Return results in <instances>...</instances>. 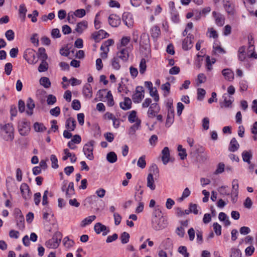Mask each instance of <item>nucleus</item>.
Returning a JSON list of instances; mask_svg holds the SVG:
<instances>
[{"mask_svg": "<svg viewBox=\"0 0 257 257\" xmlns=\"http://www.w3.org/2000/svg\"><path fill=\"white\" fill-rule=\"evenodd\" d=\"M117 58L121 59L124 62L127 61L129 57L128 51L125 49H123L119 53H117Z\"/></svg>", "mask_w": 257, "mask_h": 257, "instance_id": "5701e85b", "label": "nucleus"}, {"mask_svg": "<svg viewBox=\"0 0 257 257\" xmlns=\"http://www.w3.org/2000/svg\"><path fill=\"white\" fill-rule=\"evenodd\" d=\"M170 87H171V85L169 82H167L166 83L162 85L161 89L163 90L166 91V92H164V95L165 96H167L170 93Z\"/></svg>", "mask_w": 257, "mask_h": 257, "instance_id": "4c0bfd02", "label": "nucleus"}, {"mask_svg": "<svg viewBox=\"0 0 257 257\" xmlns=\"http://www.w3.org/2000/svg\"><path fill=\"white\" fill-rule=\"evenodd\" d=\"M202 127L205 130H207L209 127V119L207 117L203 118L202 119Z\"/></svg>", "mask_w": 257, "mask_h": 257, "instance_id": "e2e57ef3", "label": "nucleus"}, {"mask_svg": "<svg viewBox=\"0 0 257 257\" xmlns=\"http://www.w3.org/2000/svg\"><path fill=\"white\" fill-rule=\"evenodd\" d=\"M130 235L128 233L126 232H122L120 236L121 242L122 244H126L129 241Z\"/></svg>", "mask_w": 257, "mask_h": 257, "instance_id": "72a5a7b5", "label": "nucleus"}, {"mask_svg": "<svg viewBox=\"0 0 257 257\" xmlns=\"http://www.w3.org/2000/svg\"><path fill=\"white\" fill-rule=\"evenodd\" d=\"M60 53L61 55L64 56H68L70 54L69 49L68 46H66L65 48H62L60 50Z\"/></svg>", "mask_w": 257, "mask_h": 257, "instance_id": "69168bd1", "label": "nucleus"}, {"mask_svg": "<svg viewBox=\"0 0 257 257\" xmlns=\"http://www.w3.org/2000/svg\"><path fill=\"white\" fill-rule=\"evenodd\" d=\"M122 20L124 24L128 28L133 27L134 20L133 15L130 12H124L122 14Z\"/></svg>", "mask_w": 257, "mask_h": 257, "instance_id": "6e6552de", "label": "nucleus"}, {"mask_svg": "<svg viewBox=\"0 0 257 257\" xmlns=\"http://www.w3.org/2000/svg\"><path fill=\"white\" fill-rule=\"evenodd\" d=\"M109 35L103 30H100L92 34V37L96 43L99 42L102 39L107 38Z\"/></svg>", "mask_w": 257, "mask_h": 257, "instance_id": "1a4fd4ad", "label": "nucleus"}, {"mask_svg": "<svg viewBox=\"0 0 257 257\" xmlns=\"http://www.w3.org/2000/svg\"><path fill=\"white\" fill-rule=\"evenodd\" d=\"M106 89H103L99 90L96 94V97L95 98V101H103L104 93L105 92Z\"/></svg>", "mask_w": 257, "mask_h": 257, "instance_id": "c9c22d12", "label": "nucleus"}, {"mask_svg": "<svg viewBox=\"0 0 257 257\" xmlns=\"http://www.w3.org/2000/svg\"><path fill=\"white\" fill-rule=\"evenodd\" d=\"M152 226L156 230L162 229L167 226V222L165 219L161 216L157 219H152Z\"/></svg>", "mask_w": 257, "mask_h": 257, "instance_id": "39448f33", "label": "nucleus"}, {"mask_svg": "<svg viewBox=\"0 0 257 257\" xmlns=\"http://www.w3.org/2000/svg\"><path fill=\"white\" fill-rule=\"evenodd\" d=\"M18 131L20 134L23 136L28 135L30 131V123L26 120L22 121L18 124Z\"/></svg>", "mask_w": 257, "mask_h": 257, "instance_id": "423d86ee", "label": "nucleus"}, {"mask_svg": "<svg viewBox=\"0 0 257 257\" xmlns=\"http://www.w3.org/2000/svg\"><path fill=\"white\" fill-rule=\"evenodd\" d=\"M49 65L46 60H42L38 69L39 72H43L47 71Z\"/></svg>", "mask_w": 257, "mask_h": 257, "instance_id": "7c9ffc66", "label": "nucleus"}, {"mask_svg": "<svg viewBox=\"0 0 257 257\" xmlns=\"http://www.w3.org/2000/svg\"><path fill=\"white\" fill-rule=\"evenodd\" d=\"M223 97H224V102L220 103V107L222 108L223 107H229L231 106L232 101L231 100H227L226 97L224 96Z\"/></svg>", "mask_w": 257, "mask_h": 257, "instance_id": "5fc2aeb1", "label": "nucleus"}, {"mask_svg": "<svg viewBox=\"0 0 257 257\" xmlns=\"http://www.w3.org/2000/svg\"><path fill=\"white\" fill-rule=\"evenodd\" d=\"M178 252L184 255V257H189V253L187 252V247L185 246H180L178 248Z\"/></svg>", "mask_w": 257, "mask_h": 257, "instance_id": "09e8293b", "label": "nucleus"}, {"mask_svg": "<svg viewBox=\"0 0 257 257\" xmlns=\"http://www.w3.org/2000/svg\"><path fill=\"white\" fill-rule=\"evenodd\" d=\"M109 24L112 27H117L121 23L120 17L116 14H111L108 18Z\"/></svg>", "mask_w": 257, "mask_h": 257, "instance_id": "f8f14e48", "label": "nucleus"}, {"mask_svg": "<svg viewBox=\"0 0 257 257\" xmlns=\"http://www.w3.org/2000/svg\"><path fill=\"white\" fill-rule=\"evenodd\" d=\"M137 117V111L135 110H132L128 117V121L133 123L135 121V118Z\"/></svg>", "mask_w": 257, "mask_h": 257, "instance_id": "13d9d810", "label": "nucleus"}, {"mask_svg": "<svg viewBox=\"0 0 257 257\" xmlns=\"http://www.w3.org/2000/svg\"><path fill=\"white\" fill-rule=\"evenodd\" d=\"M41 195L40 192H37L34 195V200L36 205H38L41 201Z\"/></svg>", "mask_w": 257, "mask_h": 257, "instance_id": "338daca9", "label": "nucleus"}, {"mask_svg": "<svg viewBox=\"0 0 257 257\" xmlns=\"http://www.w3.org/2000/svg\"><path fill=\"white\" fill-rule=\"evenodd\" d=\"M56 97L54 95L52 94H49L48 95L47 103L48 105H53L56 102Z\"/></svg>", "mask_w": 257, "mask_h": 257, "instance_id": "8fccbe9b", "label": "nucleus"}, {"mask_svg": "<svg viewBox=\"0 0 257 257\" xmlns=\"http://www.w3.org/2000/svg\"><path fill=\"white\" fill-rule=\"evenodd\" d=\"M141 123V120L140 119H137V122L136 123L133 124L130 128V134H134L136 130H137L139 127L140 126Z\"/></svg>", "mask_w": 257, "mask_h": 257, "instance_id": "e433bc0d", "label": "nucleus"}, {"mask_svg": "<svg viewBox=\"0 0 257 257\" xmlns=\"http://www.w3.org/2000/svg\"><path fill=\"white\" fill-rule=\"evenodd\" d=\"M144 97V95L143 93L134 94L132 96V99L135 103H139Z\"/></svg>", "mask_w": 257, "mask_h": 257, "instance_id": "58836bf2", "label": "nucleus"}, {"mask_svg": "<svg viewBox=\"0 0 257 257\" xmlns=\"http://www.w3.org/2000/svg\"><path fill=\"white\" fill-rule=\"evenodd\" d=\"M193 47V41H189V39L185 38L182 42V48L185 51L190 49Z\"/></svg>", "mask_w": 257, "mask_h": 257, "instance_id": "393cba45", "label": "nucleus"}, {"mask_svg": "<svg viewBox=\"0 0 257 257\" xmlns=\"http://www.w3.org/2000/svg\"><path fill=\"white\" fill-rule=\"evenodd\" d=\"M27 107L29 110L26 111V113L28 115H32L33 114V109L35 107V104L34 100L31 97H29L27 99Z\"/></svg>", "mask_w": 257, "mask_h": 257, "instance_id": "dca6fc26", "label": "nucleus"}, {"mask_svg": "<svg viewBox=\"0 0 257 257\" xmlns=\"http://www.w3.org/2000/svg\"><path fill=\"white\" fill-rule=\"evenodd\" d=\"M132 104L131 99L128 97H125L124 101L120 102L119 105L122 109L126 110L131 108Z\"/></svg>", "mask_w": 257, "mask_h": 257, "instance_id": "2eb2a0df", "label": "nucleus"}, {"mask_svg": "<svg viewBox=\"0 0 257 257\" xmlns=\"http://www.w3.org/2000/svg\"><path fill=\"white\" fill-rule=\"evenodd\" d=\"M162 160L164 165L167 164L170 160V151L167 147H165L162 151Z\"/></svg>", "mask_w": 257, "mask_h": 257, "instance_id": "4468645a", "label": "nucleus"}, {"mask_svg": "<svg viewBox=\"0 0 257 257\" xmlns=\"http://www.w3.org/2000/svg\"><path fill=\"white\" fill-rule=\"evenodd\" d=\"M227 188V186H222L218 189V192L222 195L229 196L230 194L227 191L226 188Z\"/></svg>", "mask_w": 257, "mask_h": 257, "instance_id": "6e6d98bb", "label": "nucleus"}, {"mask_svg": "<svg viewBox=\"0 0 257 257\" xmlns=\"http://www.w3.org/2000/svg\"><path fill=\"white\" fill-rule=\"evenodd\" d=\"M3 132L2 136L3 139L6 141H12L14 138V128L12 123H8L6 124L2 128Z\"/></svg>", "mask_w": 257, "mask_h": 257, "instance_id": "f257e3e1", "label": "nucleus"}, {"mask_svg": "<svg viewBox=\"0 0 257 257\" xmlns=\"http://www.w3.org/2000/svg\"><path fill=\"white\" fill-rule=\"evenodd\" d=\"M76 121L73 117H69L66 121L65 126L69 131H73L76 128Z\"/></svg>", "mask_w": 257, "mask_h": 257, "instance_id": "ddd939ff", "label": "nucleus"}, {"mask_svg": "<svg viewBox=\"0 0 257 257\" xmlns=\"http://www.w3.org/2000/svg\"><path fill=\"white\" fill-rule=\"evenodd\" d=\"M62 237V233L59 231L56 232L51 239L46 242V245L50 248H56L59 245Z\"/></svg>", "mask_w": 257, "mask_h": 257, "instance_id": "f03ea898", "label": "nucleus"}, {"mask_svg": "<svg viewBox=\"0 0 257 257\" xmlns=\"http://www.w3.org/2000/svg\"><path fill=\"white\" fill-rule=\"evenodd\" d=\"M176 234L181 237H183L185 234L184 229L182 226L178 227L176 230Z\"/></svg>", "mask_w": 257, "mask_h": 257, "instance_id": "774afa93", "label": "nucleus"}, {"mask_svg": "<svg viewBox=\"0 0 257 257\" xmlns=\"http://www.w3.org/2000/svg\"><path fill=\"white\" fill-rule=\"evenodd\" d=\"M213 17L215 19V23L218 26H222L224 24V19L220 14L214 11L212 13Z\"/></svg>", "mask_w": 257, "mask_h": 257, "instance_id": "f3484780", "label": "nucleus"}, {"mask_svg": "<svg viewBox=\"0 0 257 257\" xmlns=\"http://www.w3.org/2000/svg\"><path fill=\"white\" fill-rule=\"evenodd\" d=\"M13 69V65L11 63H7L5 65V72L7 75H10Z\"/></svg>", "mask_w": 257, "mask_h": 257, "instance_id": "3c124183", "label": "nucleus"}, {"mask_svg": "<svg viewBox=\"0 0 257 257\" xmlns=\"http://www.w3.org/2000/svg\"><path fill=\"white\" fill-rule=\"evenodd\" d=\"M95 215H91L84 219L81 221V227H84L92 223V222L96 219Z\"/></svg>", "mask_w": 257, "mask_h": 257, "instance_id": "cd10ccee", "label": "nucleus"}, {"mask_svg": "<svg viewBox=\"0 0 257 257\" xmlns=\"http://www.w3.org/2000/svg\"><path fill=\"white\" fill-rule=\"evenodd\" d=\"M18 108L19 112L21 113L24 112L25 110V102L22 99H20L19 100Z\"/></svg>", "mask_w": 257, "mask_h": 257, "instance_id": "052dcab7", "label": "nucleus"}, {"mask_svg": "<svg viewBox=\"0 0 257 257\" xmlns=\"http://www.w3.org/2000/svg\"><path fill=\"white\" fill-rule=\"evenodd\" d=\"M206 91L203 88H198L197 89V99L199 101H201L204 99Z\"/></svg>", "mask_w": 257, "mask_h": 257, "instance_id": "ea45409f", "label": "nucleus"}, {"mask_svg": "<svg viewBox=\"0 0 257 257\" xmlns=\"http://www.w3.org/2000/svg\"><path fill=\"white\" fill-rule=\"evenodd\" d=\"M34 128L37 132H43L47 129L43 123L38 122L34 123Z\"/></svg>", "mask_w": 257, "mask_h": 257, "instance_id": "c756f323", "label": "nucleus"}, {"mask_svg": "<svg viewBox=\"0 0 257 257\" xmlns=\"http://www.w3.org/2000/svg\"><path fill=\"white\" fill-rule=\"evenodd\" d=\"M51 115L55 116H58L60 113V108L59 106H56L50 110Z\"/></svg>", "mask_w": 257, "mask_h": 257, "instance_id": "4d7b16f0", "label": "nucleus"}, {"mask_svg": "<svg viewBox=\"0 0 257 257\" xmlns=\"http://www.w3.org/2000/svg\"><path fill=\"white\" fill-rule=\"evenodd\" d=\"M71 106L74 110H79L80 108V102L77 99H74L72 102Z\"/></svg>", "mask_w": 257, "mask_h": 257, "instance_id": "680f3d73", "label": "nucleus"}, {"mask_svg": "<svg viewBox=\"0 0 257 257\" xmlns=\"http://www.w3.org/2000/svg\"><path fill=\"white\" fill-rule=\"evenodd\" d=\"M117 159V155L114 152H110L106 155V160L110 163H115Z\"/></svg>", "mask_w": 257, "mask_h": 257, "instance_id": "a878e982", "label": "nucleus"}, {"mask_svg": "<svg viewBox=\"0 0 257 257\" xmlns=\"http://www.w3.org/2000/svg\"><path fill=\"white\" fill-rule=\"evenodd\" d=\"M149 42V37L148 34L143 33L141 36L140 42L144 45H148Z\"/></svg>", "mask_w": 257, "mask_h": 257, "instance_id": "603ef678", "label": "nucleus"}, {"mask_svg": "<svg viewBox=\"0 0 257 257\" xmlns=\"http://www.w3.org/2000/svg\"><path fill=\"white\" fill-rule=\"evenodd\" d=\"M17 226L20 230H23L25 228L24 216L17 217L16 218Z\"/></svg>", "mask_w": 257, "mask_h": 257, "instance_id": "2f4dec72", "label": "nucleus"}, {"mask_svg": "<svg viewBox=\"0 0 257 257\" xmlns=\"http://www.w3.org/2000/svg\"><path fill=\"white\" fill-rule=\"evenodd\" d=\"M224 8L226 12L231 15H233L234 12V6L229 3V1L224 2Z\"/></svg>", "mask_w": 257, "mask_h": 257, "instance_id": "4be33fe9", "label": "nucleus"}, {"mask_svg": "<svg viewBox=\"0 0 257 257\" xmlns=\"http://www.w3.org/2000/svg\"><path fill=\"white\" fill-rule=\"evenodd\" d=\"M94 229L97 234H100L102 232L103 236L106 235L110 231L109 228L100 222L96 223L95 224Z\"/></svg>", "mask_w": 257, "mask_h": 257, "instance_id": "9d476101", "label": "nucleus"}, {"mask_svg": "<svg viewBox=\"0 0 257 257\" xmlns=\"http://www.w3.org/2000/svg\"><path fill=\"white\" fill-rule=\"evenodd\" d=\"M230 257H241V252L240 249L232 248L231 249Z\"/></svg>", "mask_w": 257, "mask_h": 257, "instance_id": "79ce46f5", "label": "nucleus"}, {"mask_svg": "<svg viewBox=\"0 0 257 257\" xmlns=\"http://www.w3.org/2000/svg\"><path fill=\"white\" fill-rule=\"evenodd\" d=\"M83 95L87 98H91L92 97V87L90 84H86L83 89Z\"/></svg>", "mask_w": 257, "mask_h": 257, "instance_id": "aec40b11", "label": "nucleus"}, {"mask_svg": "<svg viewBox=\"0 0 257 257\" xmlns=\"http://www.w3.org/2000/svg\"><path fill=\"white\" fill-rule=\"evenodd\" d=\"M213 229L217 235H220L221 234V226L217 222L213 224Z\"/></svg>", "mask_w": 257, "mask_h": 257, "instance_id": "49530a36", "label": "nucleus"}, {"mask_svg": "<svg viewBox=\"0 0 257 257\" xmlns=\"http://www.w3.org/2000/svg\"><path fill=\"white\" fill-rule=\"evenodd\" d=\"M162 216V211L160 208L159 206L155 207L154 211L153 213L152 219H157L158 217H160Z\"/></svg>", "mask_w": 257, "mask_h": 257, "instance_id": "f704fd0d", "label": "nucleus"}, {"mask_svg": "<svg viewBox=\"0 0 257 257\" xmlns=\"http://www.w3.org/2000/svg\"><path fill=\"white\" fill-rule=\"evenodd\" d=\"M36 52L32 49H26L24 53L23 57L30 64H36L38 62V59L35 56Z\"/></svg>", "mask_w": 257, "mask_h": 257, "instance_id": "20e7f679", "label": "nucleus"}, {"mask_svg": "<svg viewBox=\"0 0 257 257\" xmlns=\"http://www.w3.org/2000/svg\"><path fill=\"white\" fill-rule=\"evenodd\" d=\"M5 36L7 40L11 41L14 39L15 33L12 30H9L6 31Z\"/></svg>", "mask_w": 257, "mask_h": 257, "instance_id": "de8ad7c7", "label": "nucleus"}, {"mask_svg": "<svg viewBox=\"0 0 257 257\" xmlns=\"http://www.w3.org/2000/svg\"><path fill=\"white\" fill-rule=\"evenodd\" d=\"M174 120V115L167 114V119L166 121V126L170 127L173 123Z\"/></svg>", "mask_w": 257, "mask_h": 257, "instance_id": "864d4df0", "label": "nucleus"}, {"mask_svg": "<svg viewBox=\"0 0 257 257\" xmlns=\"http://www.w3.org/2000/svg\"><path fill=\"white\" fill-rule=\"evenodd\" d=\"M50 160L52 162V167L54 169H57L59 166L58 164V159L55 155H51Z\"/></svg>", "mask_w": 257, "mask_h": 257, "instance_id": "a18cd8bd", "label": "nucleus"}, {"mask_svg": "<svg viewBox=\"0 0 257 257\" xmlns=\"http://www.w3.org/2000/svg\"><path fill=\"white\" fill-rule=\"evenodd\" d=\"M137 165L142 169L145 168L146 166V162L145 161V156H141L138 160Z\"/></svg>", "mask_w": 257, "mask_h": 257, "instance_id": "a19ab883", "label": "nucleus"}, {"mask_svg": "<svg viewBox=\"0 0 257 257\" xmlns=\"http://www.w3.org/2000/svg\"><path fill=\"white\" fill-rule=\"evenodd\" d=\"M95 143V142L94 140H91L85 144L83 148L84 154L89 160H92L94 159L93 151Z\"/></svg>", "mask_w": 257, "mask_h": 257, "instance_id": "7ed1b4c3", "label": "nucleus"}, {"mask_svg": "<svg viewBox=\"0 0 257 257\" xmlns=\"http://www.w3.org/2000/svg\"><path fill=\"white\" fill-rule=\"evenodd\" d=\"M239 147V145L236 139L235 138H233L230 141L228 150L231 152H234L238 149Z\"/></svg>", "mask_w": 257, "mask_h": 257, "instance_id": "6ab92c4d", "label": "nucleus"}, {"mask_svg": "<svg viewBox=\"0 0 257 257\" xmlns=\"http://www.w3.org/2000/svg\"><path fill=\"white\" fill-rule=\"evenodd\" d=\"M39 81L40 84L46 88H49L51 86V83L48 77H42Z\"/></svg>", "mask_w": 257, "mask_h": 257, "instance_id": "c85d7f7f", "label": "nucleus"}, {"mask_svg": "<svg viewBox=\"0 0 257 257\" xmlns=\"http://www.w3.org/2000/svg\"><path fill=\"white\" fill-rule=\"evenodd\" d=\"M252 154L250 151H244L242 153V160L244 162L250 164V160L252 158Z\"/></svg>", "mask_w": 257, "mask_h": 257, "instance_id": "b1692460", "label": "nucleus"}, {"mask_svg": "<svg viewBox=\"0 0 257 257\" xmlns=\"http://www.w3.org/2000/svg\"><path fill=\"white\" fill-rule=\"evenodd\" d=\"M222 74L224 76L225 79L227 80L228 81H231L233 79L234 73L229 69H224L222 71Z\"/></svg>", "mask_w": 257, "mask_h": 257, "instance_id": "a211bd4d", "label": "nucleus"}, {"mask_svg": "<svg viewBox=\"0 0 257 257\" xmlns=\"http://www.w3.org/2000/svg\"><path fill=\"white\" fill-rule=\"evenodd\" d=\"M151 36L154 38H157L161 34V31L159 27L157 26L153 27L151 29Z\"/></svg>", "mask_w": 257, "mask_h": 257, "instance_id": "473e14b6", "label": "nucleus"}, {"mask_svg": "<svg viewBox=\"0 0 257 257\" xmlns=\"http://www.w3.org/2000/svg\"><path fill=\"white\" fill-rule=\"evenodd\" d=\"M77 18H80V9H77L75 12H70L68 14L67 20L70 24H75Z\"/></svg>", "mask_w": 257, "mask_h": 257, "instance_id": "9b49d317", "label": "nucleus"}, {"mask_svg": "<svg viewBox=\"0 0 257 257\" xmlns=\"http://www.w3.org/2000/svg\"><path fill=\"white\" fill-rule=\"evenodd\" d=\"M37 56L41 60H46L48 58V55L46 53L45 49L43 47L39 48Z\"/></svg>", "mask_w": 257, "mask_h": 257, "instance_id": "bb28decb", "label": "nucleus"}, {"mask_svg": "<svg viewBox=\"0 0 257 257\" xmlns=\"http://www.w3.org/2000/svg\"><path fill=\"white\" fill-rule=\"evenodd\" d=\"M31 42L34 45V46L37 47L39 46V39L38 38V34L35 33L31 38Z\"/></svg>", "mask_w": 257, "mask_h": 257, "instance_id": "bf43d9fd", "label": "nucleus"}, {"mask_svg": "<svg viewBox=\"0 0 257 257\" xmlns=\"http://www.w3.org/2000/svg\"><path fill=\"white\" fill-rule=\"evenodd\" d=\"M147 185L152 190H154L156 188L153 175L151 173H150L148 175Z\"/></svg>", "mask_w": 257, "mask_h": 257, "instance_id": "412c9836", "label": "nucleus"}, {"mask_svg": "<svg viewBox=\"0 0 257 257\" xmlns=\"http://www.w3.org/2000/svg\"><path fill=\"white\" fill-rule=\"evenodd\" d=\"M146 60L144 58H142L140 63V72L141 74H144L146 70Z\"/></svg>", "mask_w": 257, "mask_h": 257, "instance_id": "c03bdc74", "label": "nucleus"}, {"mask_svg": "<svg viewBox=\"0 0 257 257\" xmlns=\"http://www.w3.org/2000/svg\"><path fill=\"white\" fill-rule=\"evenodd\" d=\"M111 65L113 69L119 70L120 68V65L119 63L118 58L114 57L111 60Z\"/></svg>", "mask_w": 257, "mask_h": 257, "instance_id": "37998d69", "label": "nucleus"}, {"mask_svg": "<svg viewBox=\"0 0 257 257\" xmlns=\"http://www.w3.org/2000/svg\"><path fill=\"white\" fill-rule=\"evenodd\" d=\"M20 190L23 198L26 200H29L31 197L32 193L28 185L25 183L21 184Z\"/></svg>", "mask_w": 257, "mask_h": 257, "instance_id": "0eeeda50", "label": "nucleus"}, {"mask_svg": "<svg viewBox=\"0 0 257 257\" xmlns=\"http://www.w3.org/2000/svg\"><path fill=\"white\" fill-rule=\"evenodd\" d=\"M113 217L114 219V223L115 225H118L120 224L121 220V216L119 214L116 212H114L113 214Z\"/></svg>", "mask_w": 257, "mask_h": 257, "instance_id": "0e129e2a", "label": "nucleus"}]
</instances>
